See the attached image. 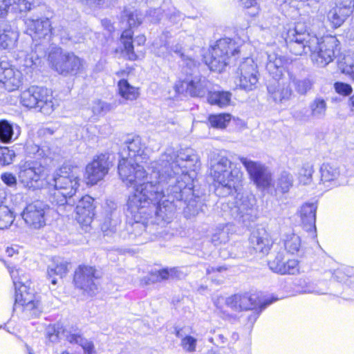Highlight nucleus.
<instances>
[{"mask_svg": "<svg viewBox=\"0 0 354 354\" xmlns=\"http://www.w3.org/2000/svg\"><path fill=\"white\" fill-rule=\"evenodd\" d=\"M144 145L141 138L135 136L125 142V147L121 152L122 158L120 160L118 170L120 177L127 186H132L134 192L129 195V208L137 211L138 207H143L153 198H158L160 194L153 188L150 183L145 182L148 174L143 166L138 162L144 159Z\"/></svg>", "mask_w": 354, "mask_h": 354, "instance_id": "f257e3e1", "label": "nucleus"}, {"mask_svg": "<svg viewBox=\"0 0 354 354\" xmlns=\"http://www.w3.org/2000/svg\"><path fill=\"white\" fill-rule=\"evenodd\" d=\"M151 167L153 171L149 176H148L145 182L153 185L152 189H157L160 194V197L154 200L151 198L148 204L143 207H138L137 211L132 212L129 208V209L131 212L136 213L147 207L150 203H158V201L162 200L164 198L178 204L179 209H180L183 200L185 198L186 202L187 197L192 194L193 191V185L189 183V176L183 174H174L169 168L158 167L153 163H152ZM149 189L150 190L151 188H149Z\"/></svg>", "mask_w": 354, "mask_h": 354, "instance_id": "f03ea898", "label": "nucleus"}, {"mask_svg": "<svg viewBox=\"0 0 354 354\" xmlns=\"http://www.w3.org/2000/svg\"><path fill=\"white\" fill-rule=\"evenodd\" d=\"M210 174L217 183L216 194L225 197L236 192L241 186L242 173L236 168L232 169L231 161L219 153L214 154L210 159Z\"/></svg>", "mask_w": 354, "mask_h": 354, "instance_id": "7ed1b4c3", "label": "nucleus"}, {"mask_svg": "<svg viewBox=\"0 0 354 354\" xmlns=\"http://www.w3.org/2000/svg\"><path fill=\"white\" fill-rule=\"evenodd\" d=\"M266 69L273 79V81L269 82L267 86L268 95L276 103H284L292 95L290 82H284L282 79L286 59L274 52L266 53Z\"/></svg>", "mask_w": 354, "mask_h": 354, "instance_id": "20e7f679", "label": "nucleus"}, {"mask_svg": "<svg viewBox=\"0 0 354 354\" xmlns=\"http://www.w3.org/2000/svg\"><path fill=\"white\" fill-rule=\"evenodd\" d=\"M240 46L232 39L223 38L212 46L208 55L205 56V64L213 71L222 72L225 66L236 59Z\"/></svg>", "mask_w": 354, "mask_h": 354, "instance_id": "39448f33", "label": "nucleus"}, {"mask_svg": "<svg viewBox=\"0 0 354 354\" xmlns=\"http://www.w3.org/2000/svg\"><path fill=\"white\" fill-rule=\"evenodd\" d=\"M20 102L27 108L37 109L44 115L51 114L55 109L50 91L43 86H32L24 91L20 95Z\"/></svg>", "mask_w": 354, "mask_h": 354, "instance_id": "423d86ee", "label": "nucleus"}, {"mask_svg": "<svg viewBox=\"0 0 354 354\" xmlns=\"http://www.w3.org/2000/svg\"><path fill=\"white\" fill-rule=\"evenodd\" d=\"M46 160L42 158L30 159L20 164L18 179L24 187L37 189L43 186L46 176Z\"/></svg>", "mask_w": 354, "mask_h": 354, "instance_id": "0eeeda50", "label": "nucleus"}, {"mask_svg": "<svg viewBox=\"0 0 354 354\" xmlns=\"http://www.w3.org/2000/svg\"><path fill=\"white\" fill-rule=\"evenodd\" d=\"M286 44L290 52L295 55H301L311 52V48L317 44V37L310 35L301 23H297L294 28L286 33Z\"/></svg>", "mask_w": 354, "mask_h": 354, "instance_id": "6e6552de", "label": "nucleus"}, {"mask_svg": "<svg viewBox=\"0 0 354 354\" xmlns=\"http://www.w3.org/2000/svg\"><path fill=\"white\" fill-rule=\"evenodd\" d=\"M48 60L50 67L63 76L76 75L83 67L82 59L73 53H64L57 47L51 48Z\"/></svg>", "mask_w": 354, "mask_h": 354, "instance_id": "1a4fd4ad", "label": "nucleus"}, {"mask_svg": "<svg viewBox=\"0 0 354 354\" xmlns=\"http://www.w3.org/2000/svg\"><path fill=\"white\" fill-rule=\"evenodd\" d=\"M21 270H12L10 271L15 288V299L13 310L17 307H21L23 311L35 310L39 304L35 299L33 290L30 288L29 276L23 274V280H20L19 272Z\"/></svg>", "mask_w": 354, "mask_h": 354, "instance_id": "9d476101", "label": "nucleus"}, {"mask_svg": "<svg viewBox=\"0 0 354 354\" xmlns=\"http://www.w3.org/2000/svg\"><path fill=\"white\" fill-rule=\"evenodd\" d=\"M198 160V157L194 153H180L177 155L173 149H169L160 156L158 161L153 163L158 167L169 168L174 174L187 175V169L194 166Z\"/></svg>", "mask_w": 354, "mask_h": 354, "instance_id": "9b49d317", "label": "nucleus"}, {"mask_svg": "<svg viewBox=\"0 0 354 354\" xmlns=\"http://www.w3.org/2000/svg\"><path fill=\"white\" fill-rule=\"evenodd\" d=\"M339 41L335 37H317V44L311 48L312 62L319 67H324L333 60L339 53Z\"/></svg>", "mask_w": 354, "mask_h": 354, "instance_id": "f8f14e48", "label": "nucleus"}, {"mask_svg": "<svg viewBox=\"0 0 354 354\" xmlns=\"http://www.w3.org/2000/svg\"><path fill=\"white\" fill-rule=\"evenodd\" d=\"M46 335L50 342H57L59 339L65 337L71 344L80 345L86 354L94 353V345L91 341L84 338L80 333H71L65 330L58 325L48 326Z\"/></svg>", "mask_w": 354, "mask_h": 354, "instance_id": "ddd939ff", "label": "nucleus"}, {"mask_svg": "<svg viewBox=\"0 0 354 354\" xmlns=\"http://www.w3.org/2000/svg\"><path fill=\"white\" fill-rule=\"evenodd\" d=\"M254 205V197L238 194L232 206L230 207V214L234 219L247 225L257 218Z\"/></svg>", "mask_w": 354, "mask_h": 354, "instance_id": "4468645a", "label": "nucleus"}, {"mask_svg": "<svg viewBox=\"0 0 354 354\" xmlns=\"http://www.w3.org/2000/svg\"><path fill=\"white\" fill-rule=\"evenodd\" d=\"M97 279L95 268L80 266L75 272L73 281L75 286L84 294L93 296L97 292Z\"/></svg>", "mask_w": 354, "mask_h": 354, "instance_id": "2eb2a0df", "label": "nucleus"}, {"mask_svg": "<svg viewBox=\"0 0 354 354\" xmlns=\"http://www.w3.org/2000/svg\"><path fill=\"white\" fill-rule=\"evenodd\" d=\"M48 205L41 201H35L26 205L21 216L27 226L39 230L46 224V212Z\"/></svg>", "mask_w": 354, "mask_h": 354, "instance_id": "dca6fc26", "label": "nucleus"}, {"mask_svg": "<svg viewBox=\"0 0 354 354\" xmlns=\"http://www.w3.org/2000/svg\"><path fill=\"white\" fill-rule=\"evenodd\" d=\"M237 74L238 85L241 89L252 91L257 87L259 81L257 65L250 57H247L240 64Z\"/></svg>", "mask_w": 354, "mask_h": 354, "instance_id": "f3484780", "label": "nucleus"}, {"mask_svg": "<svg viewBox=\"0 0 354 354\" xmlns=\"http://www.w3.org/2000/svg\"><path fill=\"white\" fill-rule=\"evenodd\" d=\"M239 160L259 188L266 189L270 185L271 174L263 165L244 157L239 158Z\"/></svg>", "mask_w": 354, "mask_h": 354, "instance_id": "a211bd4d", "label": "nucleus"}, {"mask_svg": "<svg viewBox=\"0 0 354 354\" xmlns=\"http://www.w3.org/2000/svg\"><path fill=\"white\" fill-rule=\"evenodd\" d=\"M66 170V167H62L55 174L53 185L69 198H74L80 186V178L74 175L64 176Z\"/></svg>", "mask_w": 354, "mask_h": 354, "instance_id": "6ab92c4d", "label": "nucleus"}, {"mask_svg": "<svg viewBox=\"0 0 354 354\" xmlns=\"http://www.w3.org/2000/svg\"><path fill=\"white\" fill-rule=\"evenodd\" d=\"M110 166L109 154L102 153L94 158L86 167V174L89 183L94 185L103 179L108 174Z\"/></svg>", "mask_w": 354, "mask_h": 354, "instance_id": "aec40b11", "label": "nucleus"}, {"mask_svg": "<svg viewBox=\"0 0 354 354\" xmlns=\"http://www.w3.org/2000/svg\"><path fill=\"white\" fill-rule=\"evenodd\" d=\"M26 32L32 40L45 39L51 33V24L49 19L42 17L39 19L27 18L24 21Z\"/></svg>", "mask_w": 354, "mask_h": 354, "instance_id": "412c9836", "label": "nucleus"}, {"mask_svg": "<svg viewBox=\"0 0 354 354\" xmlns=\"http://www.w3.org/2000/svg\"><path fill=\"white\" fill-rule=\"evenodd\" d=\"M21 72L13 68L8 62H0V82L9 91L18 88L22 82Z\"/></svg>", "mask_w": 354, "mask_h": 354, "instance_id": "4be33fe9", "label": "nucleus"}, {"mask_svg": "<svg viewBox=\"0 0 354 354\" xmlns=\"http://www.w3.org/2000/svg\"><path fill=\"white\" fill-rule=\"evenodd\" d=\"M250 246L257 252L268 254L272 245L270 234L261 225L254 227L249 238Z\"/></svg>", "mask_w": 354, "mask_h": 354, "instance_id": "5701e85b", "label": "nucleus"}, {"mask_svg": "<svg viewBox=\"0 0 354 354\" xmlns=\"http://www.w3.org/2000/svg\"><path fill=\"white\" fill-rule=\"evenodd\" d=\"M129 197L127 202V213L129 214L134 219V223L127 226V230L129 234V239L134 240L140 238L143 234H147L148 228H151L152 225H147L145 221H142V214L147 213V207L140 209V211L132 213L129 209Z\"/></svg>", "mask_w": 354, "mask_h": 354, "instance_id": "b1692460", "label": "nucleus"}, {"mask_svg": "<svg viewBox=\"0 0 354 354\" xmlns=\"http://www.w3.org/2000/svg\"><path fill=\"white\" fill-rule=\"evenodd\" d=\"M186 86V91L192 97H203L205 96L209 92L211 84L205 77L201 75H195L191 79L187 78L183 82L182 86Z\"/></svg>", "mask_w": 354, "mask_h": 354, "instance_id": "393cba45", "label": "nucleus"}, {"mask_svg": "<svg viewBox=\"0 0 354 354\" xmlns=\"http://www.w3.org/2000/svg\"><path fill=\"white\" fill-rule=\"evenodd\" d=\"M321 180L323 183H330L334 186H339L346 183V178L339 167L329 163H324L319 169Z\"/></svg>", "mask_w": 354, "mask_h": 354, "instance_id": "a878e982", "label": "nucleus"}, {"mask_svg": "<svg viewBox=\"0 0 354 354\" xmlns=\"http://www.w3.org/2000/svg\"><path fill=\"white\" fill-rule=\"evenodd\" d=\"M205 205L202 198L194 194L193 191L192 194L187 197L185 203V198L183 200L181 203V208L183 210V214L185 218H191L198 215L201 212H204Z\"/></svg>", "mask_w": 354, "mask_h": 354, "instance_id": "bb28decb", "label": "nucleus"}, {"mask_svg": "<svg viewBox=\"0 0 354 354\" xmlns=\"http://www.w3.org/2000/svg\"><path fill=\"white\" fill-rule=\"evenodd\" d=\"M317 205L316 203H306L301 207L300 218L303 227L307 232H316L315 220Z\"/></svg>", "mask_w": 354, "mask_h": 354, "instance_id": "cd10ccee", "label": "nucleus"}, {"mask_svg": "<svg viewBox=\"0 0 354 354\" xmlns=\"http://www.w3.org/2000/svg\"><path fill=\"white\" fill-rule=\"evenodd\" d=\"M158 201V203H151L147 207V209L151 206L155 209V214L158 219L164 221L165 222H169L172 218L176 209H179V205L167 199Z\"/></svg>", "mask_w": 354, "mask_h": 354, "instance_id": "c85d7f7f", "label": "nucleus"}, {"mask_svg": "<svg viewBox=\"0 0 354 354\" xmlns=\"http://www.w3.org/2000/svg\"><path fill=\"white\" fill-rule=\"evenodd\" d=\"M48 201L52 205L57 207V211L60 214L64 211H70L75 203V198H69L68 196L57 190L54 186L50 191Z\"/></svg>", "mask_w": 354, "mask_h": 354, "instance_id": "c756f323", "label": "nucleus"}, {"mask_svg": "<svg viewBox=\"0 0 354 354\" xmlns=\"http://www.w3.org/2000/svg\"><path fill=\"white\" fill-rule=\"evenodd\" d=\"M70 266V263L66 260L60 257L54 258L47 270V276L52 284L56 285L57 278L55 277H59L61 279L64 277L68 272Z\"/></svg>", "mask_w": 354, "mask_h": 354, "instance_id": "7c9ffc66", "label": "nucleus"}, {"mask_svg": "<svg viewBox=\"0 0 354 354\" xmlns=\"http://www.w3.org/2000/svg\"><path fill=\"white\" fill-rule=\"evenodd\" d=\"M93 201V198L88 195H86L79 200L75 211L79 216L80 221L84 223H90L92 221L95 215Z\"/></svg>", "mask_w": 354, "mask_h": 354, "instance_id": "2f4dec72", "label": "nucleus"}, {"mask_svg": "<svg viewBox=\"0 0 354 354\" xmlns=\"http://www.w3.org/2000/svg\"><path fill=\"white\" fill-rule=\"evenodd\" d=\"M121 216L119 211L114 209L108 213L101 224V230L105 236L115 234L121 224Z\"/></svg>", "mask_w": 354, "mask_h": 354, "instance_id": "473e14b6", "label": "nucleus"}, {"mask_svg": "<svg viewBox=\"0 0 354 354\" xmlns=\"http://www.w3.org/2000/svg\"><path fill=\"white\" fill-rule=\"evenodd\" d=\"M231 97L232 93L228 91H210L207 96V101L210 104L216 105L220 108H224L230 105Z\"/></svg>", "mask_w": 354, "mask_h": 354, "instance_id": "72a5a7b5", "label": "nucleus"}, {"mask_svg": "<svg viewBox=\"0 0 354 354\" xmlns=\"http://www.w3.org/2000/svg\"><path fill=\"white\" fill-rule=\"evenodd\" d=\"M310 113L313 119L323 118L326 112L327 104L325 100L321 97H316L310 104Z\"/></svg>", "mask_w": 354, "mask_h": 354, "instance_id": "f704fd0d", "label": "nucleus"}, {"mask_svg": "<svg viewBox=\"0 0 354 354\" xmlns=\"http://www.w3.org/2000/svg\"><path fill=\"white\" fill-rule=\"evenodd\" d=\"M290 82L292 84L295 91L301 95H306L314 84L313 80L310 77L299 79L292 75L290 76Z\"/></svg>", "mask_w": 354, "mask_h": 354, "instance_id": "c9c22d12", "label": "nucleus"}, {"mask_svg": "<svg viewBox=\"0 0 354 354\" xmlns=\"http://www.w3.org/2000/svg\"><path fill=\"white\" fill-rule=\"evenodd\" d=\"M239 311L252 310L260 303L259 295L254 293L239 294Z\"/></svg>", "mask_w": 354, "mask_h": 354, "instance_id": "e433bc0d", "label": "nucleus"}, {"mask_svg": "<svg viewBox=\"0 0 354 354\" xmlns=\"http://www.w3.org/2000/svg\"><path fill=\"white\" fill-rule=\"evenodd\" d=\"M121 18L122 22L126 21L129 28L138 26L142 22V15L133 8H125Z\"/></svg>", "mask_w": 354, "mask_h": 354, "instance_id": "4c0bfd02", "label": "nucleus"}, {"mask_svg": "<svg viewBox=\"0 0 354 354\" xmlns=\"http://www.w3.org/2000/svg\"><path fill=\"white\" fill-rule=\"evenodd\" d=\"M18 33L10 28L0 30V48H12L18 39Z\"/></svg>", "mask_w": 354, "mask_h": 354, "instance_id": "58836bf2", "label": "nucleus"}, {"mask_svg": "<svg viewBox=\"0 0 354 354\" xmlns=\"http://www.w3.org/2000/svg\"><path fill=\"white\" fill-rule=\"evenodd\" d=\"M17 133L15 137L13 126L6 120H0V141L3 143H9L18 137Z\"/></svg>", "mask_w": 354, "mask_h": 354, "instance_id": "ea45409f", "label": "nucleus"}, {"mask_svg": "<svg viewBox=\"0 0 354 354\" xmlns=\"http://www.w3.org/2000/svg\"><path fill=\"white\" fill-rule=\"evenodd\" d=\"M130 28L129 29L124 30L121 35V41L123 44L124 48L129 56V59L135 60L137 58V55L133 51V31Z\"/></svg>", "mask_w": 354, "mask_h": 354, "instance_id": "a19ab883", "label": "nucleus"}, {"mask_svg": "<svg viewBox=\"0 0 354 354\" xmlns=\"http://www.w3.org/2000/svg\"><path fill=\"white\" fill-rule=\"evenodd\" d=\"M118 86L119 93L123 98L129 100H133L137 98L138 95L137 89L135 87L131 86L127 80L124 79L120 80Z\"/></svg>", "mask_w": 354, "mask_h": 354, "instance_id": "79ce46f5", "label": "nucleus"}, {"mask_svg": "<svg viewBox=\"0 0 354 354\" xmlns=\"http://www.w3.org/2000/svg\"><path fill=\"white\" fill-rule=\"evenodd\" d=\"M284 246L288 252L295 254L299 251L301 248V239L295 234H290L286 236Z\"/></svg>", "mask_w": 354, "mask_h": 354, "instance_id": "37998d69", "label": "nucleus"}, {"mask_svg": "<svg viewBox=\"0 0 354 354\" xmlns=\"http://www.w3.org/2000/svg\"><path fill=\"white\" fill-rule=\"evenodd\" d=\"M347 17L348 16L337 6L330 10L327 14L328 20L335 28L339 27Z\"/></svg>", "mask_w": 354, "mask_h": 354, "instance_id": "c03bdc74", "label": "nucleus"}, {"mask_svg": "<svg viewBox=\"0 0 354 354\" xmlns=\"http://www.w3.org/2000/svg\"><path fill=\"white\" fill-rule=\"evenodd\" d=\"M293 178L291 174L286 171L281 174L276 183V189L282 193H286L292 186Z\"/></svg>", "mask_w": 354, "mask_h": 354, "instance_id": "a18cd8bd", "label": "nucleus"}, {"mask_svg": "<svg viewBox=\"0 0 354 354\" xmlns=\"http://www.w3.org/2000/svg\"><path fill=\"white\" fill-rule=\"evenodd\" d=\"M13 221V213L8 207L0 206V230L7 229Z\"/></svg>", "mask_w": 354, "mask_h": 354, "instance_id": "49530a36", "label": "nucleus"}, {"mask_svg": "<svg viewBox=\"0 0 354 354\" xmlns=\"http://www.w3.org/2000/svg\"><path fill=\"white\" fill-rule=\"evenodd\" d=\"M231 120V115L229 113H221L212 115L209 117V122L215 128L223 129Z\"/></svg>", "mask_w": 354, "mask_h": 354, "instance_id": "de8ad7c7", "label": "nucleus"}, {"mask_svg": "<svg viewBox=\"0 0 354 354\" xmlns=\"http://www.w3.org/2000/svg\"><path fill=\"white\" fill-rule=\"evenodd\" d=\"M16 156L14 150L7 147L0 146V166H6L12 163Z\"/></svg>", "mask_w": 354, "mask_h": 354, "instance_id": "09e8293b", "label": "nucleus"}, {"mask_svg": "<svg viewBox=\"0 0 354 354\" xmlns=\"http://www.w3.org/2000/svg\"><path fill=\"white\" fill-rule=\"evenodd\" d=\"M313 167L310 163L304 164L299 172V182L303 185H308L310 183L313 173Z\"/></svg>", "mask_w": 354, "mask_h": 354, "instance_id": "8fccbe9b", "label": "nucleus"}, {"mask_svg": "<svg viewBox=\"0 0 354 354\" xmlns=\"http://www.w3.org/2000/svg\"><path fill=\"white\" fill-rule=\"evenodd\" d=\"M338 67L343 73L348 74L351 77L354 75V62L348 55L338 61Z\"/></svg>", "mask_w": 354, "mask_h": 354, "instance_id": "3c124183", "label": "nucleus"}, {"mask_svg": "<svg viewBox=\"0 0 354 354\" xmlns=\"http://www.w3.org/2000/svg\"><path fill=\"white\" fill-rule=\"evenodd\" d=\"M228 232L224 227L217 228L213 233L211 241L214 245H218L228 241Z\"/></svg>", "mask_w": 354, "mask_h": 354, "instance_id": "603ef678", "label": "nucleus"}, {"mask_svg": "<svg viewBox=\"0 0 354 354\" xmlns=\"http://www.w3.org/2000/svg\"><path fill=\"white\" fill-rule=\"evenodd\" d=\"M111 104L100 100L93 102L92 111L95 115L105 114L112 109Z\"/></svg>", "mask_w": 354, "mask_h": 354, "instance_id": "864d4df0", "label": "nucleus"}, {"mask_svg": "<svg viewBox=\"0 0 354 354\" xmlns=\"http://www.w3.org/2000/svg\"><path fill=\"white\" fill-rule=\"evenodd\" d=\"M171 51L178 55L182 58L183 61L186 63L187 67L189 68L190 70L193 71L194 69L196 68V62L194 59L184 55V53H183V48L180 45L177 44L172 46L171 48Z\"/></svg>", "mask_w": 354, "mask_h": 354, "instance_id": "5fc2aeb1", "label": "nucleus"}, {"mask_svg": "<svg viewBox=\"0 0 354 354\" xmlns=\"http://www.w3.org/2000/svg\"><path fill=\"white\" fill-rule=\"evenodd\" d=\"M197 339L192 336L186 335L182 338L180 346L184 351L188 353L196 351Z\"/></svg>", "mask_w": 354, "mask_h": 354, "instance_id": "6e6d98bb", "label": "nucleus"}, {"mask_svg": "<svg viewBox=\"0 0 354 354\" xmlns=\"http://www.w3.org/2000/svg\"><path fill=\"white\" fill-rule=\"evenodd\" d=\"M299 262L295 259H290L286 262L285 268H280L279 271L281 274H295L299 272Z\"/></svg>", "mask_w": 354, "mask_h": 354, "instance_id": "4d7b16f0", "label": "nucleus"}, {"mask_svg": "<svg viewBox=\"0 0 354 354\" xmlns=\"http://www.w3.org/2000/svg\"><path fill=\"white\" fill-rule=\"evenodd\" d=\"M282 254H278L274 259L268 261L270 268L274 272L280 274L279 268H285L286 262L283 261Z\"/></svg>", "mask_w": 354, "mask_h": 354, "instance_id": "13d9d810", "label": "nucleus"}, {"mask_svg": "<svg viewBox=\"0 0 354 354\" xmlns=\"http://www.w3.org/2000/svg\"><path fill=\"white\" fill-rule=\"evenodd\" d=\"M337 7L348 17L354 11V0H339Z\"/></svg>", "mask_w": 354, "mask_h": 354, "instance_id": "bf43d9fd", "label": "nucleus"}, {"mask_svg": "<svg viewBox=\"0 0 354 354\" xmlns=\"http://www.w3.org/2000/svg\"><path fill=\"white\" fill-rule=\"evenodd\" d=\"M11 3L15 10H19L20 12H26L31 9V3L26 0H11Z\"/></svg>", "mask_w": 354, "mask_h": 354, "instance_id": "052dcab7", "label": "nucleus"}, {"mask_svg": "<svg viewBox=\"0 0 354 354\" xmlns=\"http://www.w3.org/2000/svg\"><path fill=\"white\" fill-rule=\"evenodd\" d=\"M26 151L29 154L36 156L34 159L42 158L44 159L45 153L44 151L41 149L38 145L35 144H29L26 146Z\"/></svg>", "mask_w": 354, "mask_h": 354, "instance_id": "680f3d73", "label": "nucleus"}, {"mask_svg": "<svg viewBox=\"0 0 354 354\" xmlns=\"http://www.w3.org/2000/svg\"><path fill=\"white\" fill-rule=\"evenodd\" d=\"M1 180L8 186L10 187H16L17 180L16 176L12 173H3L1 176Z\"/></svg>", "mask_w": 354, "mask_h": 354, "instance_id": "e2e57ef3", "label": "nucleus"}, {"mask_svg": "<svg viewBox=\"0 0 354 354\" xmlns=\"http://www.w3.org/2000/svg\"><path fill=\"white\" fill-rule=\"evenodd\" d=\"M334 87L336 92L342 95H348L352 92L351 86L346 83L336 82Z\"/></svg>", "mask_w": 354, "mask_h": 354, "instance_id": "0e129e2a", "label": "nucleus"}, {"mask_svg": "<svg viewBox=\"0 0 354 354\" xmlns=\"http://www.w3.org/2000/svg\"><path fill=\"white\" fill-rule=\"evenodd\" d=\"M239 294H235L225 299V304L235 311H239Z\"/></svg>", "mask_w": 354, "mask_h": 354, "instance_id": "69168bd1", "label": "nucleus"}, {"mask_svg": "<svg viewBox=\"0 0 354 354\" xmlns=\"http://www.w3.org/2000/svg\"><path fill=\"white\" fill-rule=\"evenodd\" d=\"M166 16L169 18V19L174 24L178 23L181 19V15L179 11H176L174 8H171L169 9L168 12H166Z\"/></svg>", "mask_w": 354, "mask_h": 354, "instance_id": "338daca9", "label": "nucleus"}, {"mask_svg": "<svg viewBox=\"0 0 354 354\" xmlns=\"http://www.w3.org/2000/svg\"><path fill=\"white\" fill-rule=\"evenodd\" d=\"M294 117L296 119L304 122L309 121L312 118L310 113L308 114V111L306 109L296 111L294 113Z\"/></svg>", "mask_w": 354, "mask_h": 354, "instance_id": "774afa93", "label": "nucleus"}]
</instances>
